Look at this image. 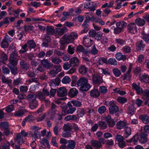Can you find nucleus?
I'll list each match as a JSON object with an SVG mask.
<instances>
[{
    "instance_id": "1",
    "label": "nucleus",
    "mask_w": 149,
    "mask_h": 149,
    "mask_svg": "<svg viewBox=\"0 0 149 149\" xmlns=\"http://www.w3.org/2000/svg\"><path fill=\"white\" fill-rule=\"evenodd\" d=\"M77 34L74 32H72L68 36H67L65 35L63 37L65 38V42L64 43H69L73 42L78 37Z\"/></svg>"
},
{
    "instance_id": "2",
    "label": "nucleus",
    "mask_w": 149,
    "mask_h": 149,
    "mask_svg": "<svg viewBox=\"0 0 149 149\" xmlns=\"http://www.w3.org/2000/svg\"><path fill=\"white\" fill-rule=\"evenodd\" d=\"M116 140L118 142V146L121 148L126 146V144L123 136L117 134L115 137Z\"/></svg>"
},
{
    "instance_id": "3",
    "label": "nucleus",
    "mask_w": 149,
    "mask_h": 149,
    "mask_svg": "<svg viewBox=\"0 0 149 149\" xmlns=\"http://www.w3.org/2000/svg\"><path fill=\"white\" fill-rule=\"evenodd\" d=\"M69 63L70 64L71 67L76 68L79 65V60L77 57H73L70 59Z\"/></svg>"
},
{
    "instance_id": "4",
    "label": "nucleus",
    "mask_w": 149,
    "mask_h": 149,
    "mask_svg": "<svg viewBox=\"0 0 149 149\" xmlns=\"http://www.w3.org/2000/svg\"><path fill=\"white\" fill-rule=\"evenodd\" d=\"M61 67L60 65H54L49 73L52 77L55 76L56 74L61 71Z\"/></svg>"
},
{
    "instance_id": "5",
    "label": "nucleus",
    "mask_w": 149,
    "mask_h": 149,
    "mask_svg": "<svg viewBox=\"0 0 149 149\" xmlns=\"http://www.w3.org/2000/svg\"><path fill=\"white\" fill-rule=\"evenodd\" d=\"M139 141L140 143H146L148 141L147 137L148 135L144 132L139 133Z\"/></svg>"
},
{
    "instance_id": "6",
    "label": "nucleus",
    "mask_w": 149,
    "mask_h": 149,
    "mask_svg": "<svg viewBox=\"0 0 149 149\" xmlns=\"http://www.w3.org/2000/svg\"><path fill=\"white\" fill-rule=\"evenodd\" d=\"M67 91L65 87H61L58 89L57 91L58 96L60 97H64L67 95Z\"/></svg>"
},
{
    "instance_id": "7",
    "label": "nucleus",
    "mask_w": 149,
    "mask_h": 149,
    "mask_svg": "<svg viewBox=\"0 0 149 149\" xmlns=\"http://www.w3.org/2000/svg\"><path fill=\"white\" fill-rule=\"evenodd\" d=\"M43 42L41 45L42 47H48L49 44L51 42L50 37L47 35H45L44 38L43 39Z\"/></svg>"
},
{
    "instance_id": "8",
    "label": "nucleus",
    "mask_w": 149,
    "mask_h": 149,
    "mask_svg": "<svg viewBox=\"0 0 149 149\" xmlns=\"http://www.w3.org/2000/svg\"><path fill=\"white\" fill-rule=\"evenodd\" d=\"M128 29L130 32L135 33L137 32V28L135 23H132L129 24L127 26Z\"/></svg>"
},
{
    "instance_id": "9",
    "label": "nucleus",
    "mask_w": 149,
    "mask_h": 149,
    "mask_svg": "<svg viewBox=\"0 0 149 149\" xmlns=\"http://www.w3.org/2000/svg\"><path fill=\"white\" fill-rule=\"evenodd\" d=\"M93 80L95 84H100L102 81V77L97 74H94L93 76Z\"/></svg>"
},
{
    "instance_id": "10",
    "label": "nucleus",
    "mask_w": 149,
    "mask_h": 149,
    "mask_svg": "<svg viewBox=\"0 0 149 149\" xmlns=\"http://www.w3.org/2000/svg\"><path fill=\"white\" fill-rule=\"evenodd\" d=\"M40 63L43 66L47 69L50 68L53 66V65L47 59H44L41 61Z\"/></svg>"
},
{
    "instance_id": "11",
    "label": "nucleus",
    "mask_w": 149,
    "mask_h": 149,
    "mask_svg": "<svg viewBox=\"0 0 149 149\" xmlns=\"http://www.w3.org/2000/svg\"><path fill=\"white\" fill-rule=\"evenodd\" d=\"M29 107L32 109H36L38 105V102L37 100L34 99L33 100H31L29 102Z\"/></svg>"
},
{
    "instance_id": "12",
    "label": "nucleus",
    "mask_w": 149,
    "mask_h": 149,
    "mask_svg": "<svg viewBox=\"0 0 149 149\" xmlns=\"http://www.w3.org/2000/svg\"><path fill=\"white\" fill-rule=\"evenodd\" d=\"M87 82H88V79L85 77H82L78 80L77 82V85L78 86L81 87Z\"/></svg>"
},
{
    "instance_id": "13",
    "label": "nucleus",
    "mask_w": 149,
    "mask_h": 149,
    "mask_svg": "<svg viewBox=\"0 0 149 149\" xmlns=\"http://www.w3.org/2000/svg\"><path fill=\"white\" fill-rule=\"evenodd\" d=\"M132 86L133 89L136 91L137 94H142L143 91L142 88L140 87L139 86L134 83L132 84Z\"/></svg>"
},
{
    "instance_id": "14",
    "label": "nucleus",
    "mask_w": 149,
    "mask_h": 149,
    "mask_svg": "<svg viewBox=\"0 0 149 149\" xmlns=\"http://www.w3.org/2000/svg\"><path fill=\"white\" fill-rule=\"evenodd\" d=\"M31 128L34 131V134L32 135V137L34 138L35 139L38 138V135H39L40 133V132L38 131V130L40 129L41 128L38 127L36 126H33Z\"/></svg>"
},
{
    "instance_id": "15",
    "label": "nucleus",
    "mask_w": 149,
    "mask_h": 149,
    "mask_svg": "<svg viewBox=\"0 0 149 149\" xmlns=\"http://www.w3.org/2000/svg\"><path fill=\"white\" fill-rule=\"evenodd\" d=\"M139 118L145 124H147L149 123V116L146 114L139 115Z\"/></svg>"
},
{
    "instance_id": "16",
    "label": "nucleus",
    "mask_w": 149,
    "mask_h": 149,
    "mask_svg": "<svg viewBox=\"0 0 149 149\" xmlns=\"http://www.w3.org/2000/svg\"><path fill=\"white\" fill-rule=\"evenodd\" d=\"M145 45L143 41L141 40L138 41L136 44V48L137 50L140 51L141 50H143Z\"/></svg>"
},
{
    "instance_id": "17",
    "label": "nucleus",
    "mask_w": 149,
    "mask_h": 149,
    "mask_svg": "<svg viewBox=\"0 0 149 149\" xmlns=\"http://www.w3.org/2000/svg\"><path fill=\"white\" fill-rule=\"evenodd\" d=\"M91 144L93 148L95 149H99L101 148L102 145L100 144L98 140H92L91 141Z\"/></svg>"
},
{
    "instance_id": "18",
    "label": "nucleus",
    "mask_w": 149,
    "mask_h": 149,
    "mask_svg": "<svg viewBox=\"0 0 149 149\" xmlns=\"http://www.w3.org/2000/svg\"><path fill=\"white\" fill-rule=\"evenodd\" d=\"M76 50L78 52H82L86 54H89L90 53V52L86 50L84 47L81 45L77 47Z\"/></svg>"
},
{
    "instance_id": "19",
    "label": "nucleus",
    "mask_w": 149,
    "mask_h": 149,
    "mask_svg": "<svg viewBox=\"0 0 149 149\" xmlns=\"http://www.w3.org/2000/svg\"><path fill=\"white\" fill-rule=\"evenodd\" d=\"M78 93V91L75 88H71L68 92V95L71 97H73L76 96Z\"/></svg>"
},
{
    "instance_id": "20",
    "label": "nucleus",
    "mask_w": 149,
    "mask_h": 149,
    "mask_svg": "<svg viewBox=\"0 0 149 149\" xmlns=\"http://www.w3.org/2000/svg\"><path fill=\"white\" fill-rule=\"evenodd\" d=\"M119 110V108L116 105L113 104L109 107V111L110 114H113L117 112Z\"/></svg>"
},
{
    "instance_id": "21",
    "label": "nucleus",
    "mask_w": 149,
    "mask_h": 149,
    "mask_svg": "<svg viewBox=\"0 0 149 149\" xmlns=\"http://www.w3.org/2000/svg\"><path fill=\"white\" fill-rule=\"evenodd\" d=\"M15 142L18 144L21 145L24 143V139L23 136H21V134H18L16 136V138L15 139Z\"/></svg>"
},
{
    "instance_id": "22",
    "label": "nucleus",
    "mask_w": 149,
    "mask_h": 149,
    "mask_svg": "<svg viewBox=\"0 0 149 149\" xmlns=\"http://www.w3.org/2000/svg\"><path fill=\"white\" fill-rule=\"evenodd\" d=\"M136 110L133 104H131L128 106L127 107V111L128 114L133 115L135 113Z\"/></svg>"
},
{
    "instance_id": "23",
    "label": "nucleus",
    "mask_w": 149,
    "mask_h": 149,
    "mask_svg": "<svg viewBox=\"0 0 149 149\" xmlns=\"http://www.w3.org/2000/svg\"><path fill=\"white\" fill-rule=\"evenodd\" d=\"M90 95L91 97H97L100 95V93L97 89H93L90 92Z\"/></svg>"
},
{
    "instance_id": "24",
    "label": "nucleus",
    "mask_w": 149,
    "mask_h": 149,
    "mask_svg": "<svg viewBox=\"0 0 149 149\" xmlns=\"http://www.w3.org/2000/svg\"><path fill=\"white\" fill-rule=\"evenodd\" d=\"M20 67L23 70H27L29 68L28 63L24 60H21L20 62Z\"/></svg>"
},
{
    "instance_id": "25",
    "label": "nucleus",
    "mask_w": 149,
    "mask_h": 149,
    "mask_svg": "<svg viewBox=\"0 0 149 149\" xmlns=\"http://www.w3.org/2000/svg\"><path fill=\"white\" fill-rule=\"evenodd\" d=\"M67 31V28L66 27H64L62 28L57 29L56 33L59 36H62Z\"/></svg>"
},
{
    "instance_id": "26",
    "label": "nucleus",
    "mask_w": 149,
    "mask_h": 149,
    "mask_svg": "<svg viewBox=\"0 0 149 149\" xmlns=\"http://www.w3.org/2000/svg\"><path fill=\"white\" fill-rule=\"evenodd\" d=\"M124 138H127L131 134V129L130 127H126L125 128Z\"/></svg>"
},
{
    "instance_id": "27",
    "label": "nucleus",
    "mask_w": 149,
    "mask_h": 149,
    "mask_svg": "<svg viewBox=\"0 0 149 149\" xmlns=\"http://www.w3.org/2000/svg\"><path fill=\"white\" fill-rule=\"evenodd\" d=\"M139 80L143 82L146 83H149V76L145 74L142 75L140 78Z\"/></svg>"
},
{
    "instance_id": "28",
    "label": "nucleus",
    "mask_w": 149,
    "mask_h": 149,
    "mask_svg": "<svg viewBox=\"0 0 149 149\" xmlns=\"http://www.w3.org/2000/svg\"><path fill=\"white\" fill-rule=\"evenodd\" d=\"M91 86L90 84L88 83L83 85L79 88V90L82 91H88L91 88Z\"/></svg>"
},
{
    "instance_id": "29",
    "label": "nucleus",
    "mask_w": 149,
    "mask_h": 149,
    "mask_svg": "<svg viewBox=\"0 0 149 149\" xmlns=\"http://www.w3.org/2000/svg\"><path fill=\"white\" fill-rule=\"evenodd\" d=\"M61 82V80L59 77H56L55 79L51 80L49 81L50 86L53 84L58 86Z\"/></svg>"
},
{
    "instance_id": "30",
    "label": "nucleus",
    "mask_w": 149,
    "mask_h": 149,
    "mask_svg": "<svg viewBox=\"0 0 149 149\" xmlns=\"http://www.w3.org/2000/svg\"><path fill=\"white\" fill-rule=\"evenodd\" d=\"M132 65H130L127 73L125 74V75L124 77V79H127L128 80H130V79L131 77V76L130 74V72L131 71L132 68Z\"/></svg>"
},
{
    "instance_id": "31",
    "label": "nucleus",
    "mask_w": 149,
    "mask_h": 149,
    "mask_svg": "<svg viewBox=\"0 0 149 149\" xmlns=\"http://www.w3.org/2000/svg\"><path fill=\"white\" fill-rule=\"evenodd\" d=\"M28 47L30 49H33L36 47V43L33 40H29L26 42Z\"/></svg>"
},
{
    "instance_id": "32",
    "label": "nucleus",
    "mask_w": 149,
    "mask_h": 149,
    "mask_svg": "<svg viewBox=\"0 0 149 149\" xmlns=\"http://www.w3.org/2000/svg\"><path fill=\"white\" fill-rule=\"evenodd\" d=\"M37 95L34 93H31L27 95L26 98L28 100L30 101L31 100H33L34 99L37 100Z\"/></svg>"
},
{
    "instance_id": "33",
    "label": "nucleus",
    "mask_w": 149,
    "mask_h": 149,
    "mask_svg": "<svg viewBox=\"0 0 149 149\" xmlns=\"http://www.w3.org/2000/svg\"><path fill=\"white\" fill-rule=\"evenodd\" d=\"M76 143L72 140H68L67 147L70 149H74L75 148Z\"/></svg>"
},
{
    "instance_id": "34",
    "label": "nucleus",
    "mask_w": 149,
    "mask_h": 149,
    "mask_svg": "<svg viewBox=\"0 0 149 149\" xmlns=\"http://www.w3.org/2000/svg\"><path fill=\"white\" fill-rule=\"evenodd\" d=\"M127 125V123L124 121H120L116 124L117 128L120 130Z\"/></svg>"
},
{
    "instance_id": "35",
    "label": "nucleus",
    "mask_w": 149,
    "mask_h": 149,
    "mask_svg": "<svg viewBox=\"0 0 149 149\" xmlns=\"http://www.w3.org/2000/svg\"><path fill=\"white\" fill-rule=\"evenodd\" d=\"M9 63L8 64V66H16L17 64L18 60L15 59L9 58Z\"/></svg>"
},
{
    "instance_id": "36",
    "label": "nucleus",
    "mask_w": 149,
    "mask_h": 149,
    "mask_svg": "<svg viewBox=\"0 0 149 149\" xmlns=\"http://www.w3.org/2000/svg\"><path fill=\"white\" fill-rule=\"evenodd\" d=\"M47 34L45 35H51L53 34L54 32V29L51 26H47L46 27Z\"/></svg>"
},
{
    "instance_id": "37",
    "label": "nucleus",
    "mask_w": 149,
    "mask_h": 149,
    "mask_svg": "<svg viewBox=\"0 0 149 149\" xmlns=\"http://www.w3.org/2000/svg\"><path fill=\"white\" fill-rule=\"evenodd\" d=\"M51 58L52 62L55 64H58L62 62L61 60L56 56H52Z\"/></svg>"
},
{
    "instance_id": "38",
    "label": "nucleus",
    "mask_w": 149,
    "mask_h": 149,
    "mask_svg": "<svg viewBox=\"0 0 149 149\" xmlns=\"http://www.w3.org/2000/svg\"><path fill=\"white\" fill-rule=\"evenodd\" d=\"M136 23L139 26H143L145 24V21L140 18H137L135 20Z\"/></svg>"
},
{
    "instance_id": "39",
    "label": "nucleus",
    "mask_w": 149,
    "mask_h": 149,
    "mask_svg": "<svg viewBox=\"0 0 149 149\" xmlns=\"http://www.w3.org/2000/svg\"><path fill=\"white\" fill-rule=\"evenodd\" d=\"M116 25L117 27L122 30V29L126 26V23L123 21L118 22L116 23Z\"/></svg>"
},
{
    "instance_id": "40",
    "label": "nucleus",
    "mask_w": 149,
    "mask_h": 149,
    "mask_svg": "<svg viewBox=\"0 0 149 149\" xmlns=\"http://www.w3.org/2000/svg\"><path fill=\"white\" fill-rule=\"evenodd\" d=\"M139 133H137L131 139V141L134 144H136L138 140H139Z\"/></svg>"
},
{
    "instance_id": "41",
    "label": "nucleus",
    "mask_w": 149,
    "mask_h": 149,
    "mask_svg": "<svg viewBox=\"0 0 149 149\" xmlns=\"http://www.w3.org/2000/svg\"><path fill=\"white\" fill-rule=\"evenodd\" d=\"M85 20L89 21L92 20H94V17L92 13H87L86 15Z\"/></svg>"
},
{
    "instance_id": "42",
    "label": "nucleus",
    "mask_w": 149,
    "mask_h": 149,
    "mask_svg": "<svg viewBox=\"0 0 149 149\" xmlns=\"http://www.w3.org/2000/svg\"><path fill=\"white\" fill-rule=\"evenodd\" d=\"M98 63L100 65H102L104 63L107 64L108 63L107 59L104 57H100L99 58Z\"/></svg>"
},
{
    "instance_id": "43",
    "label": "nucleus",
    "mask_w": 149,
    "mask_h": 149,
    "mask_svg": "<svg viewBox=\"0 0 149 149\" xmlns=\"http://www.w3.org/2000/svg\"><path fill=\"white\" fill-rule=\"evenodd\" d=\"M63 129L65 132L71 131V130L72 129V127L70 125L67 124L64 125Z\"/></svg>"
},
{
    "instance_id": "44",
    "label": "nucleus",
    "mask_w": 149,
    "mask_h": 149,
    "mask_svg": "<svg viewBox=\"0 0 149 149\" xmlns=\"http://www.w3.org/2000/svg\"><path fill=\"white\" fill-rule=\"evenodd\" d=\"M77 119V117L76 116L74 115H68L66 116L64 118V120L66 121L70 120H75Z\"/></svg>"
},
{
    "instance_id": "45",
    "label": "nucleus",
    "mask_w": 149,
    "mask_h": 149,
    "mask_svg": "<svg viewBox=\"0 0 149 149\" xmlns=\"http://www.w3.org/2000/svg\"><path fill=\"white\" fill-rule=\"evenodd\" d=\"M10 69L12 74L15 75L17 73V68L15 66H10L8 67Z\"/></svg>"
},
{
    "instance_id": "46",
    "label": "nucleus",
    "mask_w": 149,
    "mask_h": 149,
    "mask_svg": "<svg viewBox=\"0 0 149 149\" xmlns=\"http://www.w3.org/2000/svg\"><path fill=\"white\" fill-rule=\"evenodd\" d=\"M71 81V79L68 76H65L62 80V82L64 84L69 83Z\"/></svg>"
},
{
    "instance_id": "47",
    "label": "nucleus",
    "mask_w": 149,
    "mask_h": 149,
    "mask_svg": "<svg viewBox=\"0 0 149 149\" xmlns=\"http://www.w3.org/2000/svg\"><path fill=\"white\" fill-rule=\"evenodd\" d=\"M79 73L82 74H85L87 72V69L84 66H81L79 69Z\"/></svg>"
},
{
    "instance_id": "48",
    "label": "nucleus",
    "mask_w": 149,
    "mask_h": 149,
    "mask_svg": "<svg viewBox=\"0 0 149 149\" xmlns=\"http://www.w3.org/2000/svg\"><path fill=\"white\" fill-rule=\"evenodd\" d=\"M0 127L4 130L7 129L9 128V125L8 123L6 122H1L0 123Z\"/></svg>"
},
{
    "instance_id": "49",
    "label": "nucleus",
    "mask_w": 149,
    "mask_h": 149,
    "mask_svg": "<svg viewBox=\"0 0 149 149\" xmlns=\"http://www.w3.org/2000/svg\"><path fill=\"white\" fill-rule=\"evenodd\" d=\"M1 47L3 48H6L8 46V44L6 39H3L1 42Z\"/></svg>"
},
{
    "instance_id": "50",
    "label": "nucleus",
    "mask_w": 149,
    "mask_h": 149,
    "mask_svg": "<svg viewBox=\"0 0 149 149\" xmlns=\"http://www.w3.org/2000/svg\"><path fill=\"white\" fill-rule=\"evenodd\" d=\"M61 136L63 137L64 138H69L71 137V131L63 132L62 133Z\"/></svg>"
},
{
    "instance_id": "51",
    "label": "nucleus",
    "mask_w": 149,
    "mask_h": 149,
    "mask_svg": "<svg viewBox=\"0 0 149 149\" xmlns=\"http://www.w3.org/2000/svg\"><path fill=\"white\" fill-rule=\"evenodd\" d=\"M113 74L116 77H119L121 74V72L120 70L117 68H114L113 70Z\"/></svg>"
},
{
    "instance_id": "52",
    "label": "nucleus",
    "mask_w": 149,
    "mask_h": 149,
    "mask_svg": "<svg viewBox=\"0 0 149 149\" xmlns=\"http://www.w3.org/2000/svg\"><path fill=\"white\" fill-rule=\"evenodd\" d=\"M122 50L123 52L126 53H129L131 52V48L130 47L126 45L123 47Z\"/></svg>"
},
{
    "instance_id": "53",
    "label": "nucleus",
    "mask_w": 149,
    "mask_h": 149,
    "mask_svg": "<svg viewBox=\"0 0 149 149\" xmlns=\"http://www.w3.org/2000/svg\"><path fill=\"white\" fill-rule=\"evenodd\" d=\"M117 100L120 103L124 104L127 102V100L125 97H119L118 98Z\"/></svg>"
},
{
    "instance_id": "54",
    "label": "nucleus",
    "mask_w": 149,
    "mask_h": 149,
    "mask_svg": "<svg viewBox=\"0 0 149 149\" xmlns=\"http://www.w3.org/2000/svg\"><path fill=\"white\" fill-rule=\"evenodd\" d=\"M71 102L75 107H79L82 105L81 102L78 101L72 100L71 101Z\"/></svg>"
},
{
    "instance_id": "55",
    "label": "nucleus",
    "mask_w": 149,
    "mask_h": 149,
    "mask_svg": "<svg viewBox=\"0 0 149 149\" xmlns=\"http://www.w3.org/2000/svg\"><path fill=\"white\" fill-rule=\"evenodd\" d=\"M99 126H100L101 128L103 130L106 129L107 127V125L106 123L103 121H100L99 123Z\"/></svg>"
},
{
    "instance_id": "56",
    "label": "nucleus",
    "mask_w": 149,
    "mask_h": 149,
    "mask_svg": "<svg viewBox=\"0 0 149 149\" xmlns=\"http://www.w3.org/2000/svg\"><path fill=\"white\" fill-rule=\"evenodd\" d=\"M68 52L70 54H72L74 52V47L71 45H69L68 49Z\"/></svg>"
},
{
    "instance_id": "57",
    "label": "nucleus",
    "mask_w": 149,
    "mask_h": 149,
    "mask_svg": "<svg viewBox=\"0 0 149 149\" xmlns=\"http://www.w3.org/2000/svg\"><path fill=\"white\" fill-rule=\"evenodd\" d=\"M99 91L101 93L104 94L107 93L108 90L105 86H101L100 87Z\"/></svg>"
},
{
    "instance_id": "58",
    "label": "nucleus",
    "mask_w": 149,
    "mask_h": 149,
    "mask_svg": "<svg viewBox=\"0 0 149 149\" xmlns=\"http://www.w3.org/2000/svg\"><path fill=\"white\" fill-rule=\"evenodd\" d=\"M142 38L146 43L149 42V34H142Z\"/></svg>"
},
{
    "instance_id": "59",
    "label": "nucleus",
    "mask_w": 149,
    "mask_h": 149,
    "mask_svg": "<svg viewBox=\"0 0 149 149\" xmlns=\"http://www.w3.org/2000/svg\"><path fill=\"white\" fill-rule=\"evenodd\" d=\"M108 62L111 65H116L117 64V61L115 58H109L108 59Z\"/></svg>"
},
{
    "instance_id": "60",
    "label": "nucleus",
    "mask_w": 149,
    "mask_h": 149,
    "mask_svg": "<svg viewBox=\"0 0 149 149\" xmlns=\"http://www.w3.org/2000/svg\"><path fill=\"white\" fill-rule=\"evenodd\" d=\"M18 56V53L16 51L14 50L11 53L9 58L15 59L16 57Z\"/></svg>"
},
{
    "instance_id": "61",
    "label": "nucleus",
    "mask_w": 149,
    "mask_h": 149,
    "mask_svg": "<svg viewBox=\"0 0 149 149\" xmlns=\"http://www.w3.org/2000/svg\"><path fill=\"white\" fill-rule=\"evenodd\" d=\"M85 114V111L82 109H80L77 112V116L79 117H82Z\"/></svg>"
},
{
    "instance_id": "62",
    "label": "nucleus",
    "mask_w": 149,
    "mask_h": 149,
    "mask_svg": "<svg viewBox=\"0 0 149 149\" xmlns=\"http://www.w3.org/2000/svg\"><path fill=\"white\" fill-rule=\"evenodd\" d=\"M38 98L41 101H43L45 99V95L41 92H39L38 93Z\"/></svg>"
},
{
    "instance_id": "63",
    "label": "nucleus",
    "mask_w": 149,
    "mask_h": 149,
    "mask_svg": "<svg viewBox=\"0 0 149 149\" xmlns=\"http://www.w3.org/2000/svg\"><path fill=\"white\" fill-rule=\"evenodd\" d=\"M102 36V34L100 32H98L96 34L95 37V39L99 41L101 39Z\"/></svg>"
},
{
    "instance_id": "64",
    "label": "nucleus",
    "mask_w": 149,
    "mask_h": 149,
    "mask_svg": "<svg viewBox=\"0 0 149 149\" xmlns=\"http://www.w3.org/2000/svg\"><path fill=\"white\" fill-rule=\"evenodd\" d=\"M20 92L26 93L28 90L27 86H21L19 88Z\"/></svg>"
}]
</instances>
